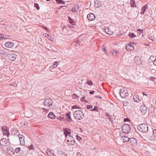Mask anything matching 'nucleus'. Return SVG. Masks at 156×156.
Instances as JSON below:
<instances>
[{"label":"nucleus","instance_id":"1","mask_svg":"<svg viewBox=\"0 0 156 156\" xmlns=\"http://www.w3.org/2000/svg\"><path fill=\"white\" fill-rule=\"evenodd\" d=\"M74 116L77 119L80 120L84 117V115L83 112L80 110H76L74 112Z\"/></svg>","mask_w":156,"mask_h":156},{"label":"nucleus","instance_id":"2","mask_svg":"<svg viewBox=\"0 0 156 156\" xmlns=\"http://www.w3.org/2000/svg\"><path fill=\"white\" fill-rule=\"evenodd\" d=\"M137 129L142 132L145 133L148 130V126L145 123L140 124L137 126Z\"/></svg>","mask_w":156,"mask_h":156},{"label":"nucleus","instance_id":"3","mask_svg":"<svg viewBox=\"0 0 156 156\" xmlns=\"http://www.w3.org/2000/svg\"><path fill=\"white\" fill-rule=\"evenodd\" d=\"M119 94L120 96L122 98H126L129 95L127 89L125 88H122L120 89Z\"/></svg>","mask_w":156,"mask_h":156},{"label":"nucleus","instance_id":"4","mask_svg":"<svg viewBox=\"0 0 156 156\" xmlns=\"http://www.w3.org/2000/svg\"><path fill=\"white\" fill-rule=\"evenodd\" d=\"M123 132L125 134L129 133L131 130L130 126L127 124H124L122 126Z\"/></svg>","mask_w":156,"mask_h":156},{"label":"nucleus","instance_id":"5","mask_svg":"<svg viewBox=\"0 0 156 156\" xmlns=\"http://www.w3.org/2000/svg\"><path fill=\"white\" fill-rule=\"evenodd\" d=\"M0 144L2 146L7 147L10 146L11 144L9 140L5 138L2 139L0 140Z\"/></svg>","mask_w":156,"mask_h":156},{"label":"nucleus","instance_id":"6","mask_svg":"<svg viewBox=\"0 0 156 156\" xmlns=\"http://www.w3.org/2000/svg\"><path fill=\"white\" fill-rule=\"evenodd\" d=\"M67 142L68 143L69 145H73L75 143V141L73 136L70 135H69L68 136L66 137Z\"/></svg>","mask_w":156,"mask_h":156},{"label":"nucleus","instance_id":"7","mask_svg":"<svg viewBox=\"0 0 156 156\" xmlns=\"http://www.w3.org/2000/svg\"><path fill=\"white\" fill-rule=\"evenodd\" d=\"M53 101L50 98H48L45 100L44 101V104L46 107H50L52 105Z\"/></svg>","mask_w":156,"mask_h":156},{"label":"nucleus","instance_id":"8","mask_svg":"<svg viewBox=\"0 0 156 156\" xmlns=\"http://www.w3.org/2000/svg\"><path fill=\"white\" fill-rule=\"evenodd\" d=\"M2 131L3 135H5L8 137L9 135V130L7 129V128L5 126H2Z\"/></svg>","mask_w":156,"mask_h":156},{"label":"nucleus","instance_id":"9","mask_svg":"<svg viewBox=\"0 0 156 156\" xmlns=\"http://www.w3.org/2000/svg\"><path fill=\"white\" fill-rule=\"evenodd\" d=\"M129 142L130 144L131 145L133 146H135L137 145V141L134 138H130L129 140Z\"/></svg>","mask_w":156,"mask_h":156},{"label":"nucleus","instance_id":"10","mask_svg":"<svg viewBox=\"0 0 156 156\" xmlns=\"http://www.w3.org/2000/svg\"><path fill=\"white\" fill-rule=\"evenodd\" d=\"M18 137L21 144L23 145H24L25 144L24 136L22 134H19Z\"/></svg>","mask_w":156,"mask_h":156},{"label":"nucleus","instance_id":"11","mask_svg":"<svg viewBox=\"0 0 156 156\" xmlns=\"http://www.w3.org/2000/svg\"><path fill=\"white\" fill-rule=\"evenodd\" d=\"M7 56L10 60L14 61L16 58V55L15 53L9 54Z\"/></svg>","mask_w":156,"mask_h":156},{"label":"nucleus","instance_id":"12","mask_svg":"<svg viewBox=\"0 0 156 156\" xmlns=\"http://www.w3.org/2000/svg\"><path fill=\"white\" fill-rule=\"evenodd\" d=\"M64 134L66 137L69 135H70L71 134V130L69 128H64L63 129Z\"/></svg>","mask_w":156,"mask_h":156},{"label":"nucleus","instance_id":"13","mask_svg":"<svg viewBox=\"0 0 156 156\" xmlns=\"http://www.w3.org/2000/svg\"><path fill=\"white\" fill-rule=\"evenodd\" d=\"M87 18L89 20L93 21L95 20V17L93 14L90 13L87 15Z\"/></svg>","mask_w":156,"mask_h":156},{"label":"nucleus","instance_id":"14","mask_svg":"<svg viewBox=\"0 0 156 156\" xmlns=\"http://www.w3.org/2000/svg\"><path fill=\"white\" fill-rule=\"evenodd\" d=\"M5 45L6 47L10 48L12 47L14 45V44L11 42H7L5 43Z\"/></svg>","mask_w":156,"mask_h":156},{"label":"nucleus","instance_id":"15","mask_svg":"<svg viewBox=\"0 0 156 156\" xmlns=\"http://www.w3.org/2000/svg\"><path fill=\"white\" fill-rule=\"evenodd\" d=\"M140 109L141 112L144 114H145L147 112V108L145 106H141L140 107Z\"/></svg>","mask_w":156,"mask_h":156},{"label":"nucleus","instance_id":"16","mask_svg":"<svg viewBox=\"0 0 156 156\" xmlns=\"http://www.w3.org/2000/svg\"><path fill=\"white\" fill-rule=\"evenodd\" d=\"M134 61L138 65L141 64V61L140 60V58L138 56H136L134 58Z\"/></svg>","mask_w":156,"mask_h":156},{"label":"nucleus","instance_id":"17","mask_svg":"<svg viewBox=\"0 0 156 156\" xmlns=\"http://www.w3.org/2000/svg\"><path fill=\"white\" fill-rule=\"evenodd\" d=\"M130 138H129L127 136H124L121 137V140H122L123 142H125L129 141Z\"/></svg>","mask_w":156,"mask_h":156},{"label":"nucleus","instance_id":"18","mask_svg":"<svg viewBox=\"0 0 156 156\" xmlns=\"http://www.w3.org/2000/svg\"><path fill=\"white\" fill-rule=\"evenodd\" d=\"M126 50L128 51L133 50L134 49V47L129 44L126 45Z\"/></svg>","mask_w":156,"mask_h":156},{"label":"nucleus","instance_id":"19","mask_svg":"<svg viewBox=\"0 0 156 156\" xmlns=\"http://www.w3.org/2000/svg\"><path fill=\"white\" fill-rule=\"evenodd\" d=\"M11 133L12 135H17L19 134V131L16 129H13L11 131Z\"/></svg>","mask_w":156,"mask_h":156},{"label":"nucleus","instance_id":"20","mask_svg":"<svg viewBox=\"0 0 156 156\" xmlns=\"http://www.w3.org/2000/svg\"><path fill=\"white\" fill-rule=\"evenodd\" d=\"M79 9V6L77 5H74L73 7L72 11L73 12H76L78 11Z\"/></svg>","mask_w":156,"mask_h":156},{"label":"nucleus","instance_id":"21","mask_svg":"<svg viewBox=\"0 0 156 156\" xmlns=\"http://www.w3.org/2000/svg\"><path fill=\"white\" fill-rule=\"evenodd\" d=\"M48 117L51 119H54L55 117V115L52 112H50L48 115Z\"/></svg>","mask_w":156,"mask_h":156},{"label":"nucleus","instance_id":"22","mask_svg":"<svg viewBox=\"0 0 156 156\" xmlns=\"http://www.w3.org/2000/svg\"><path fill=\"white\" fill-rule=\"evenodd\" d=\"M133 99L136 102H139L140 101V100L139 98V97L137 95H134Z\"/></svg>","mask_w":156,"mask_h":156},{"label":"nucleus","instance_id":"23","mask_svg":"<svg viewBox=\"0 0 156 156\" xmlns=\"http://www.w3.org/2000/svg\"><path fill=\"white\" fill-rule=\"evenodd\" d=\"M130 5L131 7H136V5L135 4L134 0H130Z\"/></svg>","mask_w":156,"mask_h":156},{"label":"nucleus","instance_id":"24","mask_svg":"<svg viewBox=\"0 0 156 156\" xmlns=\"http://www.w3.org/2000/svg\"><path fill=\"white\" fill-rule=\"evenodd\" d=\"M41 110L42 111V115L43 116L45 115L48 113V111L45 108H42Z\"/></svg>","mask_w":156,"mask_h":156},{"label":"nucleus","instance_id":"25","mask_svg":"<svg viewBox=\"0 0 156 156\" xmlns=\"http://www.w3.org/2000/svg\"><path fill=\"white\" fill-rule=\"evenodd\" d=\"M1 37L2 38V40L3 39H9V38L10 36H7L3 34H1Z\"/></svg>","mask_w":156,"mask_h":156},{"label":"nucleus","instance_id":"26","mask_svg":"<svg viewBox=\"0 0 156 156\" xmlns=\"http://www.w3.org/2000/svg\"><path fill=\"white\" fill-rule=\"evenodd\" d=\"M110 53L113 55L116 56L118 54L119 52L115 50H112L111 51Z\"/></svg>","mask_w":156,"mask_h":156},{"label":"nucleus","instance_id":"27","mask_svg":"<svg viewBox=\"0 0 156 156\" xmlns=\"http://www.w3.org/2000/svg\"><path fill=\"white\" fill-rule=\"evenodd\" d=\"M8 53L6 51L3 49L0 50V54L3 55H6Z\"/></svg>","mask_w":156,"mask_h":156},{"label":"nucleus","instance_id":"28","mask_svg":"<svg viewBox=\"0 0 156 156\" xmlns=\"http://www.w3.org/2000/svg\"><path fill=\"white\" fill-rule=\"evenodd\" d=\"M82 38L81 36H80L78 37V38L77 41H75L76 43V44H80V41L81 40V39Z\"/></svg>","mask_w":156,"mask_h":156},{"label":"nucleus","instance_id":"29","mask_svg":"<svg viewBox=\"0 0 156 156\" xmlns=\"http://www.w3.org/2000/svg\"><path fill=\"white\" fill-rule=\"evenodd\" d=\"M52 150H49V149H48L47 151H46L47 154L48 156H51V154H52ZM52 154L53 155V154Z\"/></svg>","mask_w":156,"mask_h":156},{"label":"nucleus","instance_id":"30","mask_svg":"<svg viewBox=\"0 0 156 156\" xmlns=\"http://www.w3.org/2000/svg\"><path fill=\"white\" fill-rule=\"evenodd\" d=\"M71 114L70 112H69L68 113L66 114V115L68 117V119H69L70 121H72V120L71 118L70 114Z\"/></svg>","mask_w":156,"mask_h":156},{"label":"nucleus","instance_id":"31","mask_svg":"<svg viewBox=\"0 0 156 156\" xmlns=\"http://www.w3.org/2000/svg\"><path fill=\"white\" fill-rule=\"evenodd\" d=\"M129 36L131 38H133L136 37V35L133 33H130L129 34Z\"/></svg>","mask_w":156,"mask_h":156},{"label":"nucleus","instance_id":"32","mask_svg":"<svg viewBox=\"0 0 156 156\" xmlns=\"http://www.w3.org/2000/svg\"><path fill=\"white\" fill-rule=\"evenodd\" d=\"M58 156H67V155L64 152H61L59 153Z\"/></svg>","mask_w":156,"mask_h":156},{"label":"nucleus","instance_id":"33","mask_svg":"<svg viewBox=\"0 0 156 156\" xmlns=\"http://www.w3.org/2000/svg\"><path fill=\"white\" fill-rule=\"evenodd\" d=\"M58 65V63L57 62H55L54 64L51 66L50 68H53L54 67H56Z\"/></svg>","mask_w":156,"mask_h":156},{"label":"nucleus","instance_id":"34","mask_svg":"<svg viewBox=\"0 0 156 156\" xmlns=\"http://www.w3.org/2000/svg\"><path fill=\"white\" fill-rule=\"evenodd\" d=\"M44 36H45L46 37L48 38L49 40H50L51 41H52V37H51L48 34H44Z\"/></svg>","mask_w":156,"mask_h":156},{"label":"nucleus","instance_id":"35","mask_svg":"<svg viewBox=\"0 0 156 156\" xmlns=\"http://www.w3.org/2000/svg\"><path fill=\"white\" fill-rule=\"evenodd\" d=\"M12 148L11 149H9L8 151V153L11 155L14 154V152L13 151H12Z\"/></svg>","mask_w":156,"mask_h":156},{"label":"nucleus","instance_id":"36","mask_svg":"<svg viewBox=\"0 0 156 156\" xmlns=\"http://www.w3.org/2000/svg\"><path fill=\"white\" fill-rule=\"evenodd\" d=\"M155 136L154 135L153 136H150V140H151V141H153L155 140L156 138Z\"/></svg>","mask_w":156,"mask_h":156},{"label":"nucleus","instance_id":"37","mask_svg":"<svg viewBox=\"0 0 156 156\" xmlns=\"http://www.w3.org/2000/svg\"><path fill=\"white\" fill-rule=\"evenodd\" d=\"M69 23L72 25H75V22L73 21L70 18H69Z\"/></svg>","mask_w":156,"mask_h":156},{"label":"nucleus","instance_id":"38","mask_svg":"<svg viewBox=\"0 0 156 156\" xmlns=\"http://www.w3.org/2000/svg\"><path fill=\"white\" fill-rule=\"evenodd\" d=\"M28 148L30 150H33L34 151V147L33 146V145H30L29 146H28Z\"/></svg>","mask_w":156,"mask_h":156},{"label":"nucleus","instance_id":"39","mask_svg":"<svg viewBox=\"0 0 156 156\" xmlns=\"http://www.w3.org/2000/svg\"><path fill=\"white\" fill-rule=\"evenodd\" d=\"M21 150V148L20 147L16 148L15 149V151L16 153H18Z\"/></svg>","mask_w":156,"mask_h":156},{"label":"nucleus","instance_id":"40","mask_svg":"<svg viewBox=\"0 0 156 156\" xmlns=\"http://www.w3.org/2000/svg\"><path fill=\"white\" fill-rule=\"evenodd\" d=\"M98 108L97 106H95L94 107V108L90 110V111H98Z\"/></svg>","mask_w":156,"mask_h":156},{"label":"nucleus","instance_id":"41","mask_svg":"<svg viewBox=\"0 0 156 156\" xmlns=\"http://www.w3.org/2000/svg\"><path fill=\"white\" fill-rule=\"evenodd\" d=\"M57 2L58 4L63 3L64 4L65 3H63V1L62 0H55Z\"/></svg>","mask_w":156,"mask_h":156},{"label":"nucleus","instance_id":"42","mask_svg":"<svg viewBox=\"0 0 156 156\" xmlns=\"http://www.w3.org/2000/svg\"><path fill=\"white\" fill-rule=\"evenodd\" d=\"M141 12H140V13L141 14H144V12L146 11V10L145 9L143 8H142L141 9Z\"/></svg>","mask_w":156,"mask_h":156},{"label":"nucleus","instance_id":"43","mask_svg":"<svg viewBox=\"0 0 156 156\" xmlns=\"http://www.w3.org/2000/svg\"><path fill=\"white\" fill-rule=\"evenodd\" d=\"M79 97L76 94H74L73 95V99L78 98Z\"/></svg>","mask_w":156,"mask_h":156},{"label":"nucleus","instance_id":"44","mask_svg":"<svg viewBox=\"0 0 156 156\" xmlns=\"http://www.w3.org/2000/svg\"><path fill=\"white\" fill-rule=\"evenodd\" d=\"M34 6L37 9V10L39 9V7L38 6L39 5H38V4L36 3H34Z\"/></svg>","mask_w":156,"mask_h":156},{"label":"nucleus","instance_id":"45","mask_svg":"<svg viewBox=\"0 0 156 156\" xmlns=\"http://www.w3.org/2000/svg\"><path fill=\"white\" fill-rule=\"evenodd\" d=\"M87 83L89 85H93V83L91 80H88L87 81Z\"/></svg>","mask_w":156,"mask_h":156},{"label":"nucleus","instance_id":"46","mask_svg":"<svg viewBox=\"0 0 156 156\" xmlns=\"http://www.w3.org/2000/svg\"><path fill=\"white\" fill-rule=\"evenodd\" d=\"M81 100L82 101H84L85 102H87V101L86 100V99H85V97L84 96L83 97L81 98Z\"/></svg>","mask_w":156,"mask_h":156},{"label":"nucleus","instance_id":"47","mask_svg":"<svg viewBox=\"0 0 156 156\" xmlns=\"http://www.w3.org/2000/svg\"><path fill=\"white\" fill-rule=\"evenodd\" d=\"M72 109H75V108H78V109H79V106H77V105H73V106L72 107Z\"/></svg>","mask_w":156,"mask_h":156},{"label":"nucleus","instance_id":"48","mask_svg":"<svg viewBox=\"0 0 156 156\" xmlns=\"http://www.w3.org/2000/svg\"><path fill=\"white\" fill-rule=\"evenodd\" d=\"M128 103L127 101H125L123 102V105L125 106H126L128 105Z\"/></svg>","mask_w":156,"mask_h":156},{"label":"nucleus","instance_id":"49","mask_svg":"<svg viewBox=\"0 0 156 156\" xmlns=\"http://www.w3.org/2000/svg\"><path fill=\"white\" fill-rule=\"evenodd\" d=\"M76 138L78 140L80 141V140H82V138L79 136L78 135H76Z\"/></svg>","mask_w":156,"mask_h":156},{"label":"nucleus","instance_id":"50","mask_svg":"<svg viewBox=\"0 0 156 156\" xmlns=\"http://www.w3.org/2000/svg\"><path fill=\"white\" fill-rule=\"evenodd\" d=\"M104 30L105 32L107 33V32L109 30V29L108 28L105 27L104 28Z\"/></svg>","mask_w":156,"mask_h":156},{"label":"nucleus","instance_id":"51","mask_svg":"<svg viewBox=\"0 0 156 156\" xmlns=\"http://www.w3.org/2000/svg\"><path fill=\"white\" fill-rule=\"evenodd\" d=\"M93 108V106L91 105H88L87 107V108L88 109L90 108Z\"/></svg>","mask_w":156,"mask_h":156},{"label":"nucleus","instance_id":"52","mask_svg":"<svg viewBox=\"0 0 156 156\" xmlns=\"http://www.w3.org/2000/svg\"><path fill=\"white\" fill-rule=\"evenodd\" d=\"M154 57L151 56L150 57V58H149V60H151V61L153 62V61H154Z\"/></svg>","mask_w":156,"mask_h":156},{"label":"nucleus","instance_id":"53","mask_svg":"<svg viewBox=\"0 0 156 156\" xmlns=\"http://www.w3.org/2000/svg\"><path fill=\"white\" fill-rule=\"evenodd\" d=\"M107 34L109 35H112V34H113V33L109 30L107 32Z\"/></svg>","mask_w":156,"mask_h":156},{"label":"nucleus","instance_id":"54","mask_svg":"<svg viewBox=\"0 0 156 156\" xmlns=\"http://www.w3.org/2000/svg\"><path fill=\"white\" fill-rule=\"evenodd\" d=\"M124 120L125 122L130 121V120L128 118H125Z\"/></svg>","mask_w":156,"mask_h":156},{"label":"nucleus","instance_id":"55","mask_svg":"<svg viewBox=\"0 0 156 156\" xmlns=\"http://www.w3.org/2000/svg\"><path fill=\"white\" fill-rule=\"evenodd\" d=\"M152 81H154V78L153 77H150L149 78Z\"/></svg>","mask_w":156,"mask_h":156},{"label":"nucleus","instance_id":"56","mask_svg":"<svg viewBox=\"0 0 156 156\" xmlns=\"http://www.w3.org/2000/svg\"><path fill=\"white\" fill-rule=\"evenodd\" d=\"M147 7L148 5H146L143 7V8L144 9H145V10L147 9Z\"/></svg>","mask_w":156,"mask_h":156},{"label":"nucleus","instance_id":"57","mask_svg":"<svg viewBox=\"0 0 156 156\" xmlns=\"http://www.w3.org/2000/svg\"><path fill=\"white\" fill-rule=\"evenodd\" d=\"M94 92H95L93 90V91H90V92L89 93L90 94H92L94 93Z\"/></svg>","mask_w":156,"mask_h":156},{"label":"nucleus","instance_id":"58","mask_svg":"<svg viewBox=\"0 0 156 156\" xmlns=\"http://www.w3.org/2000/svg\"><path fill=\"white\" fill-rule=\"evenodd\" d=\"M102 50L104 52H105L106 51V48H102Z\"/></svg>","mask_w":156,"mask_h":156},{"label":"nucleus","instance_id":"59","mask_svg":"<svg viewBox=\"0 0 156 156\" xmlns=\"http://www.w3.org/2000/svg\"><path fill=\"white\" fill-rule=\"evenodd\" d=\"M154 65L156 66V58H155L154 60Z\"/></svg>","mask_w":156,"mask_h":156},{"label":"nucleus","instance_id":"60","mask_svg":"<svg viewBox=\"0 0 156 156\" xmlns=\"http://www.w3.org/2000/svg\"><path fill=\"white\" fill-rule=\"evenodd\" d=\"M137 31H139L140 32L142 31V30L140 29H137Z\"/></svg>","mask_w":156,"mask_h":156},{"label":"nucleus","instance_id":"61","mask_svg":"<svg viewBox=\"0 0 156 156\" xmlns=\"http://www.w3.org/2000/svg\"><path fill=\"white\" fill-rule=\"evenodd\" d=\"M143 95H146V96H147V94H146L145 93H143Z\"/></svg>","mask_w":156,"mask_h":156},{"label":"nucleus","instance_id":"62","mask_svg":"<svg viewBox=\"0 0 156 156\" xmlns=\"http://www.w3.org/2000/svg\"><path fill=\"white\" fill-rule=\"evenodd\" d=\"M44 29L45 30H48V29H47V28L46 27H44Z\"/></svg>","mask_w":156,"mask_h":156},{"label":"nucleus","instance_id":"63","mask_svg":"<svg viewBox=\"0 0 156 156\" xmlns=\"http://www.w3.org/2000/svg\"><path fill=\"white\" fill-rule=\"evenodd\" d=\"M134 43V42H130V44H133Z\"/></svg>","mask_w":156,"mask_h":156},{"label":"nucleus","instance_id":"64","mask_svg":"<svg viewBox=\"0 0 156 156\" xmlns=\"http://www.w3.org/2000/svg\"><path fill=\"white\" fill-rule=\"evenodd\" d=\"M2 40V38L1 37V34H0V40Z\"/></svg>","mask_w":156,"mask_h":156}]
</instances>
